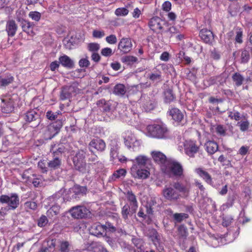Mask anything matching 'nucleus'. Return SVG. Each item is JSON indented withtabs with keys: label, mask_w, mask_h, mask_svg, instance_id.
Returning a JSON list of instances; mask_svg holds the SVG:
<instances>
[{
	"label": "nucleus",
	"mask_w": 252,
	"mask_h": 252,
	"mask_svg": "<svg viewBox=\"0 0 252 252\" xmlns=\"http://www.w3.org/2000/svg\"><path fill=\"white\" fill-rule=\"evenodd\" d=\"M161 170L170 177H183L184 169L182 165L173 159H169L161 166Z\"/></svg>",
	"instance_id": "obj_5"
},
{
	"label": "nucleus",
	"mask_w": 252,
	"mask_h": 252,
	"mask_svg": "<svg viewBox=\"0 0 252 252\" xmlns=\"http://www.w3.org/2000/svg\"><path fill=\"white\" fill-rule=\"evenodd\" d=\"M132 44L129 38H123L119 43L118 49L123 53H127L132 49Z\"/></svg>",
	"instance_id": "obj_18"
},
{
	"label": "nucleus",
	"mask_w": 252,
	"mask_h": 252,
	"mask_svg": "<svg viewBox=\"0 0 252 252\" xmlns=\"http://www.w3.org/2000/svg\"><path fill=\"white\" fill-rule=\"evenodd\" d=\"M133 243L136 249H133L130 245L124 241H120L119 244L125 252H155L154 250L145 251L143 241L141 239H134Z\"/></svg>",
	"instance_id": "obj_10"
},
{
	"label": "nucleus",
	"mask_w": 252,
	"mask_h": 252,
	"mask_svg": "<svg viewBox=\"0 0 252 252\" xmlns=\"http://www.w3.org/2000/svg\"><path fill=\"white\" fill-rule=\"evenodd\" d=\"M195 172L207 184L213 185V182L211 175L202 168H196Z\"/></svg>",
	"instance_id": "obj_25"
},
{
	"label": "nucleus",
	"mask_w": 252,
	"mask_h": 252,
	"mask_svg": "<svg viewBox=\"0 0 252 252\" xmlns=\"http://www.w3.org/2000/svg\"><path fill=\"white\" fill-rule=\"evenodd\" d=\"M130 214H133L131 211V207H130V205L128 204L125 205L122 209V214L124 219L127 220L128 219V216Z\"/></svg>",
	"instance_id": "obj_44"
},
{
	"label": "nucleus",
	"mask_w": 252,
	"mask_h": 252,
	"mask_svg": "<svg viewBox=\"0 0 252 252\" xmlns=\"http://www.w3.org/2000/svg\"><path fill=\"white\" fill-rule=\"evenodd\" d=\"M47 162L44 160H40L38 163V167L43 172H46L47 171L48 167H47Z\"/></svg>",
	"instance_id": "obj_59"
},
{
	"label": "nucleus",
	"mask_w": 252,
	"mask_h": 252,
	"mask_svg": "<svg viewBox=\"0 0 252 252\" xmlns=\"http://www.w3.org/2000/svg\"><path fill=\"white\" fill-rule=\"evenodd\" d=\"M79 92L75 85L64 87L61 92L60 98L62 100L69 99L72 96L75 95Z\"/></svg>",
	"instance_id": "obj_14"
},
{
	"label": "nucleus",
	"mask_w": 252,
	"mask_h": 252,
	"mask_svg": "<svg viewBox=\"0 0 252 252\" xmlns=\"http://www.w3.org/2000/svg\"><path fill=\"white\" fill-rule=\"evenodd\" d=\"M206 150L211 155L214 154L218 150L217 143L213 141H208L205 144Z\"/></svg>",
	"instance_id": "obj_34"
},
{
	"label": "nucleus",
	"mask_w": 252,
	"mask_h": 252,
	"mask_svg": "<svg viewBox=\"0 0 252 252\" xmlns=\"http://www.w3.org/2000/svg\"><path fill=\"white\" fill-rule=\"evenodd\" d=\"M163 23V21L160 18L154 17L150 20L148 25L151 30L156 32L162 29V24Z\"/></svg>",
	"instance_id": "obj_20"
},
{
	"label": "nucleus",
	"mask_w": 252,
	"mask_h": 252,
	"mask_svg": "<svg viewBox=\"0 0 252 252\" xmlns=\"http://www.w3.org/2000/svg\"><path fill=\"white\" fill-rule=\"evenodd\" d=\"M252 54V47L247 46L242 51L241 55V60L243 63H247L250 57V55Z\"/></svg>",
	"instance_id": "obj_32"
},
{
	"label": "nucleus",
	"mask_w": 252,
	"mask_h": 252,
	"mask_svg": "<svg viewBox=\"0 0 252 252\" xmlns=\"http://www.w3.org/2000/svg\"><path fill=\"white\" fill-rule=\"evenodd\" d=\"M85 155L84 150H79L72 159L74 168L82 174L88 173L90 171L89 165H87L85 159Z\"/></svg>",
	"instance_id": "obj_7"
},
{
	"label": "nucleus",
	"mask_w": 252,
	"mask_h": 252,
	"mask_svg": "<svg viewBox=\"0 0 252 252\" xmlns=\"http://www.w3.org/2000/svg\"><path fill=\"white\" fill-rule=\"evenodd\" d=\"M43 179L41 176H34L31 182L35 187H41L43 185Z\"/></svg>",
	"instance_id": "obj_49"
},
{
	"label": "nucleus",
	"mask_w": 252,
	"mask_h": 252,
	"mask_svg": "<svg viewBox=\"0 0 252 252\" xmlns=\"http://www.w3.org/2000/svg\"><path fill=\"white\" fill-rule=\"evenodd\" d=\"M191 184L189 179L186 178L183 182L176 181L170 185H166L162 190V195L166 200L176 201L181 197L188 196L190 192Z\"/></svg>",
	"instance_id": "obj_1"
},
{
	"label": "nucleus",
	"mask_w": 252,
	"mask_h": 252,
	"mask_svg": "<svg viewBox=\"0 0 252 252\" xmlns=\"http://www.w3.org/2000/svg\"><path fill=\"white\" fill-rule=\"evenodd\" d=\"M106 147L105 142L99 138L93 139L89 144V148L91 150L93 148L98 151H103Z\"/></svg>",
	"instance_id": "obj_21"
},
{
	"label": "nucleus",
	"mask_w": 252,
	"mask_h": 252,
	"mask_svg": "<svg viewBox=\"0 0 252 252\" xmlns=\"http://www.w3.org/2000/svg\"><path fill=\"white\" fill-rule=\"evenodd\" d=\"M126 171L125 169L122 168L119 169L114 172L111 179L112 180H115L117 179L121 178V177H125L126 176Z\"/></svg>",
	"instance_id": "obj_46"
},
{
	"label": "nucleus",
	"mask_w": 252,
	"mask_h": 252,
	"mask_svg": "<svg viewBox=\"0 0 252 252\" xmlns=\"http://www.w3.org/2000/svg\"><path fill=\"white\" fill-rule=\"evenodd\" d=\"M158 198L156 197L152 196L148 198L147 204L145 206L147 214H153L154 212L153 209L158 206Z\"/></svg>",
	"instance_id": "obj_24"
},
{
	"label": "nucleus",
	"mask_w": 252,
	"mask_h": 252,
	"mask_svg": "<svg viewBox=\"0 0 252 252\" xmlns=\"http://www.w3.org/2000/svg\"><path fill=\"white\" fill-rule=\"evenodd\" d=\"M87 249L89 251H94V252H108L101 243L97 242H92L89 245Z\"/></svg>",
	"instance_id": "obj_29"
},
{
	"label": "nucleus",
	"mask_w": 252,
	"mask_h": 252,
	"mask_svg": "<svg viewBox=\"0 0 252 252\" xmlns=\"http://www.w3.org/2000/svg\"><path fill=\"white\" fill-rule=\"evenodd\" d=\"M146 135L152 138L165 139L168 137L169 130L162 122H158L148 125L146 127Z\"/></svg>",
	"instance_id": "obj_3"
},
{
	"label": "nucleus",
	"mask_w": 252,
	"mask_h": 252,
	"mask_svg": "<svg viewBox=\"0 0 252 252\" xmlns=\"http://www.w3.org/2000/svg\"><path fill=\"white\" fill-rule=\"evenodd\" d=\"M25 207L27 209L34 210L37 208V204L33 201H27L25 203Z\"/></svg>",
	"instance_id": "obj_61"
},
{
	"label": "nucleus",
	"mask_w": 252,
	"mask_h": 252,
	"mask_svg": "<svg viewBox=\"0 0 252 252\" xmlns=\"http://www.w3.org/2000/svg\"><path fill=\"white\" fill-rule=\"evenodd\" d=\"M123 137L125 145L129 150L133 152L140 150L142 142L131 131H126L123 134Z\"/></svg>",
	"instance_id": "obj_6"
},
{
	"label": "nucleus",
	"mask_w": 252,
	"mask_h": 252,
	"mask_svg": "<svg viewBox=\"0 0 252 252\" xmlns=\"http://www.w3.org/2000/svg\"><path fill=\"white\" fill-rule=\"evenodd\" d=\"M18 26L14 20H9L6 22L5 31L9 37H13L17 31Z\"/></svg>",
	"instance_id": "obj_23"
},
{
	"label": "nucleus",
	"mask_w": 252,
	"mask_h": 252,
	"mask_svg": "<svg viewBox=\"0 0 252 252\" xmlns=\"http://www.w3.org/2000/svg\"><path fill=\"white\" fill-rule=\"evenodd\" d=\"M0 202L7 204L10 209H16L19 204V198L16 193H11L10 196L2 195L0 196Z\"/></svg>",
	"instance_id": "obj_12"
},
{
	"label": "nucleus",
	"mask_w": 252,
	"mask_h": 252,
	"mask_svg": "<svg viewBox=\"0 0 252 252\" xmlns=\"http://www.w3.org/2000/svg\"><path fill=\"white\" fill-rule=\"evenodd\" d=\"M126 198L131 206L132 213H135L138 208V203L135 195L131 191H128L126 195Z\"/></svg>",
	"instance_id": "obj_30"
},
{
	"label": "nucleus",
	"mask_w": 252,
	"mask_h": 252,
	"mask_svg": "<svg viewBox=\"0 0 252 252\" xmlns=\"http://www.w3.org/2000/svg\"><path fill=\"white\" fill-rule=\"evenodd\" d=\"M61 164V159L58 156L54 157L52 160L47 162L48 167L51 169H55L59 168Z\"/></svg>",
	"instance_id": "obj_37"
},
{
	"label": "nucleus",
	"mask_w": 252,
	"mask_h": 252,
	"mask_svg": "<svg viewBox=\"0 0 252 252\" xmlns=\"http://www.w3.org/2000/svg\"><path fill=\"white\" fill-rule=\"evenodd\" d=\"M14 80V77L10 73H6L4 77L0 76V85L6 86L12 83Z\"/></svg>",
	"instance_id": "obj_35"
},
{
	"label": "nucleus",
	"mask_w": 252,
	"mask_h": 252,
	"mask_svg": "<svg viewBox=\"0 0 252 252\" xmlns=\"http://www.w3.org/2000/svg\"><path fill=\"white\" fill-rule=\"evenodd\" d=\"M232 80L235 83V86L239 87L242 84L244 80L243 76L239 73H235L232 76Z\"/></svg>",
	"instance_id": "obj_43"
},
{
	"label": "nucleus",
	"mask_w": 252,
	"mask_h": 252,
	"mask_svg": "<svg viewBox=\"0 0 252 252\" xmlns=\"http://www.w3.org/2000/svg\"><path fill=\"white\" fill-rule=\"evenodd\" d=\"M130 161L132 163L130 173L133 178L145 179L149 177L150 173L147 165L150 159L147 156L139 155L134 159H130Z\"/></svg>",
	"instance_id": "obj_2"
},
{
	"label": "nucleus",
	"mask_w": 252,
	"mask_h": 252,
	"mask_svg": "<svg viewBox=\"0 0 252 252\" xmlns=\"http://www.w3.org/2000/svg\"><path fill=\"white\" fill-rule=\"evenodd\" d=\"M105 240L113 249L117 247V242L115 240L110 237H106Z\"/></svg>",
	"instance_id": "obj_64"
},
{
	"label": "nucleus",
	"mask_w": 252,
	"mask_h": 252,
	"mask_svg": "<svg viewBox=\"0 0 252 252\" xmlns=\"http://www.w3.org/2000/svg\"><path fill=\"white\" fill-rule=\"evenodd\" d=\"M236 198V195L235 194H233L231 195H229L228 197L227 201L226 203V206L227 207H230L232 206L234 204V201Z\"/></svg>",
	"instance_id": "obj_62"
},
{
	"label": "nucleus",
	"mask_w": 252,
	"mask_h": 252,
	"mask_svg": "<svg viewBox=\"0 0 252 252\" xmlns=\"http://www.w3.org/2000/svg\"><path fill=\"white\" fill-rule=\"evenodd\" d=\"M87 189L85 187L75 185L72 189L68 190V193L71 194L73 198H79L80 196L86 193Z\"/></svg>",
	"instance_id": "obj_22"
},
{
	"label": "nucleus",
	"mask_w": 252,
	"mask_h": 252,
	"mask_svg": "<svg viewBox=\"0 0 252 252\" xmlns=\"http://www.w3.org/2000/svg\"><path fill=\"white\" fill-rule=\"evenodd\" d=\"M228 117L232 120L236 121H239L243 118V117H241L240 113L236 111L228 112Z\"/></svg>",
	"instance_id": "obj_53"
},
{
	"label": "nucleus",
	"mask_w": 252,
	"mask_h": 252,
	"mask_svg": "<svg viewBox=\"0 0 252 252\" xmlns=\"http://www.w3.org/2000/svg\"><path fill=\"white\" fill-rule=\"evenodd\" d=\"M34 25L33 23L27 20L22 22V28L23 31L29 35H32L33 33V29Z\"/></svg>",
	"instance_id": "obj_33"
},
{
	"label": "nucleus",
	"mask_w": 252,
	"mask_h": 252,
	"mask_svg": "<svg viewBox=\"0 0 252 252\" xmlns=\"http://www.w3.org/2000/svg\"><path fill=\"white\" fill-rule=\"evenodd\" d=\"M62 126L61 122H56L48 126L47 131L46 134L50 133V136L47 139H51L56 135H57L60 130Z\"/></svg>",
	"instance_id": "obj_19"
},
{
	"label": "nucleus",
	"mask_w": 252,
	"mask_h": 252,
	"mask_svg": "<svg viewBox=\"0 0 252 252\" xmlns=\"http://www.w3.org/2000/svg\"><path fill=\"white\" fill-rule=\"evenodd\" d=\"M69 212L73 218L77 219L89 217L91 214L90 210L84 205L74 206Z\"/></svg>",
	"instance_id": "obj_11"
},
{
	"label": "nucleus",
	"mask_w": 252,
	"mask_h": 252,
	"mask_svg": "<svg viewBox=\"0 0 252 252\" xmlns=\"http://www.w3.org/2000/svg\"><path fill=\"white\" fill-rule=\"evenodd\" d=\"M244 120L237 123V126L240 128L242 132H245L248 130L250 127V122L249 121L243 117Z\"/></svg>",
	"instance_id": "obj_41"
},
{
	"label": "nucleus",
	"mask_w": 252,
	"mask_h": 252,
	"mask_svg": "<svg viewBox=\"0 0 252 252\" xmlns=\"http://www.w3.org/2000/svg\"><path fill=\"white\" fill-rule=\"evenodd\" d=\"M69 244L67 241H62L60 243V251L61 252H69Z\"/></svg>",
	"instance_id": "obj_55"
},
{
	"label": "nucleus",
	"mask_w": 252,
	"mask_h": 252,
	"mask_svg": "<svg viewBox=\"0 0 252 252\" xmlns=\"http://www.w3.org/2000/svg\"><path fill=\"white\" fill-rule=\"evenodd\" d=\"M113 92L116 95L123 96L126 92V89L124 85L119 84L115 86Z\"/></svg>",
	"instance_id": "obj_40"
},
{
	"label": "nucleus",
	"mask_w": 252,
	"mask_h": 252,
	"mask_svg": "<svg viewBox=\"0 0 252 252\" xmlns=\"http://www.w3.org/2000/svg\"><path fill=\"white\" fill-rule=\"evenodd\" d=\"M235 41L238 43L243 42V32L241 29H237L235 35Z\"/></svg>",
	"instance_id": "obj_60"
},
{
	"label": "nucleus",
	"mask_w": 252,
	"mask_h": 252,
	"mask_svg": "<svg viewBox=\"0 0 252 252\" xmlns=\"http://www.w3.org/2000/svg\"><path fill=\"white\" fill-rule=\"evenodd\" d=\"M121 61L126 65H131L137 61V58L133 56H125L121 58Z\"/></svg>",
	"instance_id": "obj_39"
},
{
	"label": "nucleus",
	"mask_w": 252,
	"mask_h": 252,
	"mask_svg": "<svg viewBox=\"0 0 252 252\" xmlns=\"http://www.w3.org/2000/svg\"><path fill=\"white\" fill-rule=\"evenodd\" d=\"M107 230L115 232L116 231V228L109 223H107V225H102L100 223H95L93 224L89 229L90 233L97 237L103 236Z\"/></svg>",
	"instance_id": "obj_9"
},
{
	"label": "nucleus",
	"mask_w": 252,
	"mask_h": 252,
	"mask_svg": "<svg viewBox=\"0 0 252 252\" xmlns=\"http://www.w3.org/2000/svg\"><path fill=\"white\" fill-rule=\"evenodd\" d=\"M233 218L230 215H226L223 217L222 224L224 226H228L232 223Z\"/></svg>",
	"instance_id": "obj_54"
},
{
	"label": "nucleus",
	"mask_w": 252,
	"mask_h": 252,
	"mask_svg": "<svg viewBox=\"0 0 252 252\" xmlns=\"http://www.w3.org/2000/svg\"><path fill=\"white\" fill-rule=\"evenodd\" d=\"M47 247L43 248L42 252H53L56 246V240L52 239L47 242Z\"/></svg>",
	"instance_id": "obj_45"
},
{
	"label": "nucleus",
	"mask_w": 252,
	"mask_h": 252,
	"mask_svg": "<svg viewBox=\"0 0 252 252\" xmlns=\"http://www.w3.org/2000/svg\"><path fill=\"white\" fill-rule=\"evenodd\" d=\"M189 216L186 213H175L173 215V218L175 223L181 222L184 220L187 219Z\"/></svg>",
	"instance_id": "obj_47"
},
{
	"label": "nucleus",
	"mask_w": 252,
	"mask_h": 252,
	"mask_svg": "<svg viewBox=\"0 0 252 252\" xmlns=\"http://www.w3.org/2000/svg\"><path fill=\"white\" fill-rule=\"evenodd\" d=\"M64 191L65 190L62 189L49 198L51 204L50 208L47 211V215L50 216L51 213H53L54 215H58L60 212V205L71 199V197L64 196Z\"/></svg>",
	"instance_id": "obj_4"
},
{
	"label": "nucleus",
	"mask_w": 252,
	"mask_h": 252,
	"mask_svg": "<svg viewBox=\"0 0 252 252\" xmlns=\"http://www.w3.org/2000/svg\"><path fill=\"white\" fill-rule=\"evenodd\" d=\"M139 115L137 113H134L132 114L130 120L128 121L127 123L131 125H135L138 122Z\"/></svg>",
	"instance_id": "obj_63"
},
{
	"label": "nucleus",
	"mask_w": 252,
	"mask_h": 252,
	"mask_svg": "<svg viewBox=\"0 0 252 252\" xmlns=\"http://www.w3.org/2000/svg\"><path fill=\"white\" fill-rule=\"evenodd\" d=\"M179 235L184 238H186L188 235V229L184 225H181L178 228Z\"/></svg>",
	"instance_id": "obj_52"
},
{
	"label": "nucleus",
	"mask_w": 252,
	"mask_h": 252,
	"mask_svg": "<svg viewBox=\"0 0 252 252\" xmlns=\"http://www.w3.org/2000/svg\"><path fill=\"white\" fill-rule=\"evenodd\" d=\"M29 17L35 22H38L41 17V14L38 11H31L29 13Z\"/></svg>",
	"instance_id": "obj_50"
},
{
	"label": "nucleus",
	"mask_w": 252,
	"mask_h": 252,
	"mask_svg": "<svg viewBox=\"0 0 252 252\" xmlns=\"http://www.w3.org/2000/svg\"><path fill=\"white\" fill-rule=\"evenodd\" d=\"M96 105L100 110L105 113L110 119H114L117 117L118 113L115 103L102 99L97 101Z\"/></svg>",
	"instance_id": "obj_8"
},
{
	"label": "nucleus",
	"mask_w": 252,
	"mask_h": 252,
	"mask_svg": "<svg viewBox=\"0 0 252 252\" xmlns=\"http://www.w3.org/2000/svg\"><path fill=\"white\" fill-rule=\"evenodd\" d=\"M199 36H200L202 40L206 43L211 42L213 39V32L207 29H202L199 32Z\"/></svg>",
	"instance_id": "obj_28"
},
{
	"label": "nucleus",
	"mask_w": 252,
	"mask_h": 252,
	"mask_svg": "<svg viewBox=\"0 0 252 252\" xmlns=\"http://www.w3.org/2000/svg\"><path fill=\"white\" fill-rule=\"evenodd\" d=\"M99 48V44L96 43H91L88 45V49L93 53L97 52Z\"/></svg>",
	"instance_id": "obj_57"
},
{
	"label": "nucleus",
	"mask_w": 252,
	"mask_h": 252,
	"mask_svg": "<svg viewBox=\"0 0 252 252\" xmlns=\"http://www.w3.org/2000/svg\"><path fill=\"white\" fill-rule=\"evenodd\" d=\"M48 220L47 217L44 215H42L38 220L37 224L39 227L45 226L48 223Z\"/></svg>",
	"instance_id": "obj_58"
},
{
	"label": "nucleus",
	"mask_w": 252,
	"mask_h": 252,
	"mask_svg": "<svg viewBox=\"0 0 252 252\" xmlns=\"http://www.w3.org/2000/svg\"><path fill=\"white\" fill-rule=\"evenodd\" d=\"M185 152L189 157H193L199 150V146L196 141L192 140H186L184 142Z\"/></svg>",
	"instance_id": "obj_13"
},
{
	"label": "nucleus",
	"mask_w": 252,
	"mask_h": 252,
	"mask_svg": "<svg viewBox=\"0 0 252 252\" xmlns=\"http://www.w3.org/2000/svg\"><path fill=\"white\" fill-rule=\"evenodd\" d=\"M139 103L143 109L147 112L153 110L156 106L155 101L145 94L141 96Z\"/></svg>",
	"instance_id": "obj_16"
},
{
	"label": "nucleus",
	"mask_w": 252,
	"mask_h": 252,
	"mask_svg": "<svg viewBox=\"0 0 252 252\" xmlns=\"http://www.w3.org/2000/svg\"><path fill=\"white\" fill-rule=\"evenodd\" d=\"M23 119L27 123L34 122L32 127H36L40 123V119L38 114L33 110L28 111L23 116Z\"/></svg>",
	"instance_id": "obj_17"
},
{
	"label": "nucleus",
	"mask_w": 252,
	"mask_h": 252,
	"mask_svg": "<svg viewBox=\"0 0 252 252\" xmlns=\"http://www.w3.org/2000/svg\"><path fill=\"white\" fill-rule=\"evenodd\" d=\"M175 97L173 94L172 91L170 89H167L164 92V101L166 103H170L172 102Z\"/></svg>",
	"instance_id": "obj_38"
},
{
	"label": "nucleus",
	"mask_w": 252,
	"mask_h": 252,
	"mask_svg": "<svg viewBox=\"0 0 252 252\" xmlns=\"http://www.w3.org/2000/svg\"><path fill=\"white\" fill-rule=\"evenodd\" d=\"M212 243L214 247H217L226 244L225 239L224 237H214L212 239Z\"/></svg>",
	"instance_id": "obj_48"
},
{
	"label": "nucleus",
	"mask_w": 252,
	"mask_h": 252,
	"mask_svg": "<svg viewBox=\"0 0 252 252\" xmlns=\"http://www.w3.org/2000/svg\"><path fill=\"white\" fill-rule=\"evenodd\" d=\"M110 147V158L112 160H114L119 156V147L116 143H112Z\"/></svg>",
	"instance_id": "obj_36"
},
{
	"label": "nucleus",
	"mask_w": 252,
	"mask_h": 252,
	"mask_svg": "<svg viewBox=\"0 0 252 252\" xmlns=\"http://www.w3.org/2000/svg\"><path fill=\"white\" fill-rule=\"evenodd\" d=\"M216 131L217 134L220 136H224L226 135V128L222 125H217L216 127Z\"/></svg>",
	"instance_id": "obj_56"
},
{
	"label": "nucleus",
	"mask_w": 252,
	"mask_h": 252,
	"mask_svg": "<svg viewBox=\"0 0 252 252\" xmlns=\"http://www.w3.org/2000/svg\"><path fill=\"white\" fill-rule=\"evenodd\" d=\"M169 115L172 117V119L177 123H179L183 120L184 115L178 108H173L168 112Z\"/></svg>",
	"instance_id": "obj_27"
},
{
	"label": "nucleus",
	"mask_w": 252,
	"mask_h": 252,
	"mask_svg": "<svg viewBox=\"0 0 252 252\" xmlns=\"http://www.w3.org/2000/svg\"><path fill=\"white\" fill-rule=\"evenodd\" d=\"M148 77L153 82L159 81L161 79V72L159 70H156L148 74Z\"/></svg>",
	"instance_id": "obj_42"
},
{
	"label": "nucleus",
	"mask_w": 252,
	"mask_h": 252,
	"mask_svg": "<svg viewBox=\"0 0 252 252\" xmlns=\"http://www.w3.org/2000/svg\"><path fill=\"white\" fill-rule=\"evenodd\" d=\"M149 235L158 251L165 252L163 244L161 242V236L158 232L155 229H152L150 231Z\"/></svg>",
	"instance_id": "obj_15"
},
{
	"label": "nucleus",
	"mask_w": 252,
	"mask_h": 252,
	"mask_svg": "<svg viewBox=\"0 0 252 252\" xmlns=\"http://www.w3.org/2000/svg\"><path fill=\"white\" fill-rule=\"evenodd\" d=\"M59 60L60 63L64 67L71 68L74 66L73 61L67 55L60 57Z\"/></svg>",
	"instance_id": "obj_31"
},
{
	"label": "nucleus",
	"mask_w": 252,
	"mask_h": 252,
	"mask_svg": "<svg viewBox=\"0 0 252 252\" xmlns=\"http://www.w3.org/2000/svg\"><path fill=\"white\" fill-rule=\"evenodd\" d=\"M152 156L154 161L160 164L161 167L165 164L166 161L169 160L166 158V156L163 153L159 151L152 152Z\"/></svg>",
	"instance_id": "obj_26"
},
{
	"label": "nucleus",
	"mask_w": 252,
	"mask_h": 252,
	"mask_svg": "<svg viewBox=\"0 0 252 252\" xmlns=\"http://www.w3.org/2000/svg\"><path fill=\"white\" fill-rule=\"evenodd\" d=\"M129 12L128 10L125 7L118 8L115 10V14L117 16H126Z\"/></svg>",
	"instance_id": "obj_51"
}]
</instances>
